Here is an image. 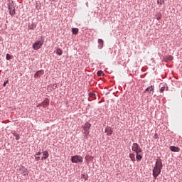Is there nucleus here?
I'll list each match as a JSON object with an SVG mask.
<instances>
[{
  "mask_svg": "<svg viewBox=\"0 0 182 182\" xmlns=\"http://www.w3.org/2000/svg\"><path fill=\"white\" fill-rule=\"evenodd\" d=\"M163 169V161L161 159H156L155 166L152 170V176L156 180L157 177L161 174V170Z\"/></svg>",
  "mask_w": 182,
  "mask_h": 182,
  "instance_id": "f257e3e1",
  "label": "nucleus"
},
{
  "mask_svg": "<svg viewBox=\"0 0 182 182\" xmlns=\"http://www.w3.org/2000/svg\"><path fill=\"white\" fill-rule=\"evenodd\" d=\"M90 127H92V124L89 122H86L85 125L82 126V129L84 130L83 134H85L84 137H86V139H87L89 133H90Z\"/></svg>",
  "mask_w": 182,
  "mask_h": 182,
  "instance_id": "f03ea898",
  "label": "nucleus"
},
{
  "mask_svg": "<svg viewBox=\"0 0 182 182\" xmlns=\"http://www.w3.org/2000/svg\"><path fill=\"white\" fill-rule=\"evenodd\" d=\"M43 40L37 41L33 44V49L34 50H38V49H41L42 46H43Z\"/></svg>",
  "mask_w": 182,
  "mask_h": 182,
  "instance_id": "7ed1b4c3",
  "label": "nucleus"
},
{
  "mask_svg": "<svg viewBox=\"0 0 182 182\" xmlns=\"http://www.w3.org/2000/svg\"><path fill=\"white\" fill-rule=\"evenodd\" d=\"M132 151H134L135 154H137V153H141L143 151V149L140 147V145L137 143H134L132 146Z\"/></svg>",
  "mask_w": 182,
  "mask_h": 182,
  "instance_id": "20e7f679",
  "label": "nucleus"
},
{
  "mask_svg": "<svg viewBox=\"0 0 182 182\" xmlns=\"http://www.w3.org/2000/svg\"><path fill=\"white\" fill-rule=\"evenodd\" d=\"M71 161L72 163H83V157L78 156V155H75V156H73L71 157Z\"/></svg>",
  "mask_w": 182,
  "mask_h": 182,
  "instance_id": "39448f33",
  "label": "nucleus"
},
{
  "mask_svg": "<svg viewBox=\"0 0 182 182\" xmlns=\"http://www.w3.org/2000/svg\"><path fill=\"white\" fill-rule=\"evenodd\" d=\"M45 75V71L43 70H40L36 71V73L34 74L35 79H38V77H41V76H43Z\"/></svg>",
  "mask_w": 182,
  "mask_h": 182,
  "instance_id": "423d86ee",
  "label": "nucleus"
},
{
  "mask_svg": "<svg viewBox=\"0 0 182 182\" xmlns=\"http://www.w3.org/2000/svg\"><path fill=\"white\" fill-rule=\"evenodd\" d=\"M18 173H20V174H22V176H28V169H26L25 167H21L18 169Z\"/></svg>",
  "mask_w": 182,
  "mask_h": 182,
  "instance_id": "0eeeda50",
  "label": "nucleus"
},
{
  "mask_svg": "<svg viewBox=\"0 0 182 182\" xmlns=\"http://www.w3.org/2000/svg\"><path fill=\"white\" fill-rule=\"evenodd\" d=\"M105 133H107V136H112V134H113V131L112 130V127L107 126L105 128Z\"/></svg>",
  "mask_w": 182,
  "mask_h": 182,
  "instance_id": "6e6552de",
  "label": "nucleus"
},
{
  "mask_svg": "<svg viewBox=\"0 0 182 182\" xmlns=\"http://www.w3.org/2000/svg\"><path fill=\"white\" fill-rule=\"evenodd\" d=\"M145 92H148L150 95H153L154 93V85H151L148 87L146 90Z\"/></svg>",
  "mask_w": 182,
  "mask_h": 182,
  "instance_id": "1a4fd4ad",
  "label": "nucleus"
},
{
  "mask_svg": "<svg viewBox=\"0 0 182 182\" xmlns=\"http://www.w3.org/2000/svg\"><path fill=\"white\" fill-rule=\"evenodd\" d=\"M169 150H171V151H173V153H178V151H180V147L176 146H171L169 147Z\"/></svg>",
  "mask_w": 182,
  "mask_h": 182,
  "instance_id": "9d476101",
  "label": "nucleus"
},
{
  "mask_svg": "<svg viewBox=\"0 0 182 182\" xmlns=\"http://www.w3.org/2000/svg\"><path fill=\"white\" fill-rule=\"evenodd\" d=\"M8 9L12 11L15 8V4L12 0H8Z\"/></svg>",
  "mask_w": 182,
  "mask_h": 182,
  "instance_id": "9b49d317",
  "label": "nucleus"
},
{
  "mask_svg": "<svg viewBox=\"0 0 182 182\" xmlns=\"http://www.w3.org/2000/svg\"><path fill=\"white\" fill-rule=\"evenodd\" d=\"M103 45H105V41H103L102 39L99 38L98 39V48L99 49H102L103 48Z\"/></svg>",
  "mask_w": 182,
  "mask_h": 182,
  "instance_id": "f8f14e48",
  "label": "nucleus"
},
{
  "mask_svg": "<svg viewBox=\"0 0 182 182\" xmlns=\"http://www.w3.org/2000/svg\"><path fill=\"white\" fill-rule=\"evenodd\" d=\"M36 28V23L32 22L31 23L28 24V29H31V31H33Z\"/></svg>",
  "mask_w": 182,
  "mask_h": 182,
  "instance_id": "ddd939ff",
  "label": "nucleus"
},
{
  "mask_svg": "<svg viewBox=\"0 0 182 182\" xmlns=\"http://www.w3.org/2000/svg\"><path fill=\"white\" fill-rule=\"evenodd\" d=\"M41 106H43V107H48L49 106V100H46L41 102Z\"/></svg>",
  "mask_w": 182,
  "mask_h": 182,
  "instance_id": "4468645a",
  "label": "nucleus"
},
{
  "mask_svg": "<svg viewBox=\"0 0 182 182\" xmlns=\"http://www.w3.org/2000/svg\"><path fill=\"white\" fill-rule=\"evenodd\" d=\"M9 14L11 15V16H15V14H16V11L14 9H11V10H9Z\"/></svg>",
  "mask_w": 182,
  "mask_h": 182,
  "instance_id": "2eb2a0df",
  "label": "nucleus"
},
{
  "mask_svg": "<svg viewBox=\"0 0 182 182\" xmlns=\"http://www.w3.org/2000/svg\"><path fill=\"white\" fill-rule=\"evenodd\" d=\"M135 156L136 155L134 154H129V158L131 159V161H133V163H134V161H136Z\"/></svg>",
  "mask_w": 182,
  "mask_h": 182,
  "instance_id": "dca6fc26",
  "label": "nucleus"
},
{
  "mask_svg": "<svg viewBox=\"0 0 182 182\" xmlns=\"http://www.w3.org/2000/svg\"><path fill=\"white\" fill-rule=\"evenodd\" d=\"M72 32L73 35H77V33H79V28H72Z\"/></svg>",
  "mask_w": 182,
  "mask_h": 182,
  "instance_id": "f3484780",
  "label": "nucleus"
},
{
  "mask_svg": "<svg viewBox=\"0 0 182 182\" xmlns=\"http://www.w3.org/2000/svg\"><path fill=\"white\" fill-rule=\"evenodd\" d=\"M56 54L58 55L59 56H62V55L63 54V50H62V49L60 48H57Z\"/></svg>",
  "mask_w": 182,
  "mask_h": 182,
  "instance_id": "a211bd4d",
  "label": "nucleus"
},
{
  "mask_svg": "<svg viewBox=\"0 0 182 182\" xmlns=\"http://www.w3.org/2000/svg\"><path fill=\"white\" fill-rule=\"evenodd\" d=\"M136 159L137 161H141V159H143V156H141V154H139V153L136 154Z\"/></svg>",
  "mask_w": 182,
  "mask_h": 182,
  "instance_id": "6ab92c4d",
  "label": "nucleus"
},
{
  "mask_svg": "<svg viewBox=\"0 0 182 182\" xmlns=\"http://www.w3.org/2000/svg\"><path fill=\"white\" fill-rule=\"evenodd\" d=\"M12 134L16 137V140H19V139H21L19 134L16 133V132H13Z\"/></svg>",
  "mask_w": 182,
  "mask_h": 182,
  "instance_id": "aec40b11",
  "label": "nucleus"
},
{
  "mask_svg": "<svg viewBox=\"0 0 182 182\" xmlns=\"http://www.w3.org/2000/svg\"><path fill=\"white\" fill-rule=\"evenodd\" d=\"M156 19H157V21H160V19H161V13L159 12L155 15Z\"/></svg>",
  "mask_w": 182,
  "mask_h": 182,
  "instance_id": "412c9836",
  "label": "nucleus"
},
{
  "mask_svg": "<svg viewBox=\"0 0 182 182\" xmlns=\"http://www.w3.org/2000/svg\"><path fill=\"white\" fill-rule=\"evenodd\" d=\"M88 95H89V97H91L93 100L96 99V94L93 92H89Z\"/></svg>",
  "mask_w": 182,
  "mask_h": 182,
  "instance_id": "4be33fe9",
  "label": "nucleus"
},
{
  "mask_svg": "<svg viewBox=\"0 0 182 182\" xmlns=\"http://www.w3.org/2000/svg\"><path fill=\"white\" fill-rule=\"evenodd\" d=\"M43 156L48 159V157H49V152L48 151H43Z\"/></svg>",
  "mask_w": 182,
  "mask_h": 182,
  "instance_id": "5701e85b",
  "label": "nucleus"
},
{
  "mask_svg": "<svg viewBox=\"0 0 182 182\" xmlns=\"http://www.w3.org/2000/svg\"><path fill=\"white\" fill-rule=\"evenodd\" d=\"M81 178H84V180L86 181H87V179L89 178V176H88L87 174H82V175L81 176Z\"/></svg>",
  "mask_w": 182,
  "mask_h": 182,
  "instance_id": "b1692460",
  "label": "nucleus"
},
{
  "mask_svg": "<svg viewBox=\"0 0 182 182\" xmlns=\"http://www.w3.org/2000/svg\"><path fill=\"white\" fill-rule=\"evenodd\" d=\"M6 60H11V59H12V55H11L10 54L7 53L6 55Z\"/></svg>",
  "mask_w": 182,
  "mask_h": 182,
  "instance_id": "393cba45",
  "label": "nucleus"
},
{
  "mask_svg": "<svg viewBox=\"0 0 182 182\" xmlns=\"http://www.w3.org/2000/svg\"><path fill=\"white\" fill-rule=\"evenodd\" d=\"M157 4L158 5L161 6L162 4H164V0H157Z\"/></svg>",
  "mask_w": 182,
  "mask_h": 182,
  "instance_id": "a878e982",
  "label": "nucleus"
},
{
  "mask_svg": "<svg viewBox=\"0 0 182 182\" xmlns=\"http://www.w3.org/2000/svg\"><path fill=\"white\" fill-rule=\"evenodd\" d=\"M166 59L167 60H173V59H174V57H173V55H168Z\"/></svg>",
  "mask_w": 182,
  "mask_h": 182,
  "instance_id": "bb28decb",
  "label": "nucleus"
},
{
  "mask_svg": "<svg viewBox=\"0 0 182 182\" xmlns=\"http://www.w3.org/2000/svg\"><path fill=\"white\" fill-rule=\"evenodd\" d=\"M97 76H102V75H104L103 71L100 70L97 73Z\"/></svg>",
  "mask_w": 182,
  "mask_h": 182,
  "instance_id": "cd10ccee",
  "label": "nucleus"
},
{
  "mask_svg": "<svg viewBox=\"0 0 182 182\" xmlns=\"http://www.w3.org/2000/svg\"><path fill=\"white\" fill-rule=\"evenodd\" d=\"M164 90H166V87H161L159 92H160V93H163V92H164Z\"/></svg>",
  "mask_w": 182,
  "mask_h": 182,
  "instance_id": "c85d7f7f",
  "label": "nucleus"
},
{
  "mask_svg": "<svg viewBox=\"0 0 182 182\" xmlns=\"http://www.w3.org/2000/svg\"><path fill=\"white\" fill-rule=\"evenodd\" d=\"M8 83H9V80H7L3 84L4 87H5L6 86V85H8Z\"/></svg>",
  "mask_w": 182,
  "mask_h": 182,
  "instance_id": "c756f323",
  "label": "nucleus"
},
{
  "mask_svg": "<svg viewBox=\"0 0 182 182\" xmlns=\"http://www.w3.org/2000/svg\"><path fill=\"white\" fill-rule=\"evenodd\" d=\"M35 159H36V161H39V160H41V157H39V156H35Z\"/></svg>",
  "mask_w": 182,
  "mask_h": 182,
  "instance_id": "7c9ffc66",
  "label": "nucleus"
},
{
  "mask_svg": "<svg viewBox=\"0 0 182 182\" xmlns=\"http://www.w3.org/2000/svg\"><path fill=\"white\" fill-rule=\"evenodd\" d=\"M41 154H42V152H41V150H40V151L36 154V156H41Z\"/></svg>",
  "mask_w": 182,
  "mask_h": 182,
  "instance_id": "2f4dec72",
  "label": "nucleus"
},
{
  "mask_svg": "<svg viewBox=\"0 0 182 182\" xmlns=\"http://www.w3.org/2000/svg\"><path fill=\"white\" fill-rule=\"evenodd\" d=\"M46 159H48L47 157H45V156H43L42 158H41V160H46Z\"/></svg>",
  "mask_w": 182,
  "mask_h": 182,
  "instance_id": "473e14b6",
  "label": "nucleus"
},
{
  "mask_svg": "<svg viewBox=\"0 0 182 182\" xmlns=\"http://www.w3.org/2000/svg\"><path fill=\"white\" fill-rule=\"evenodd\" d=\"M157 136H158V134H155V135H154L155 139H157Z\"/></svg>",
  "mask_w": 182,
  "mask_h": 182,
  "instance_id": "72a5a7b5",
  "label": "nucleus"
},
{
  "mask_svg": "<svg viewBox=\"0 0 182 182\" xmlns=\"http://www.w3.org/2000/svg\"><path fill=\"white\" fill-rule=\"evenodd\" d=\"M51 2H53L54 1H55V0H50Z\"/></svg>",
  "mask_w": 182,
  "mask_h": 182,
  "instance_id": "f704fd0d",
  "label": "nucleus"
},
{
  "mask_svg": "<svg viewBox=\"0 0 182 182\" xmlns=\"http://www.w3.org/2000/svg\"><path fill=\"white\" fill-rule=\"evenodd\" d=\"M2 41V38H1V37H0V41Z\"/></svg>",
  "mask_w": 182,
  "mask_h": 182,
  "instance_id": "c9c22d12",
  "label": "nucleus"
}]
</instances>
